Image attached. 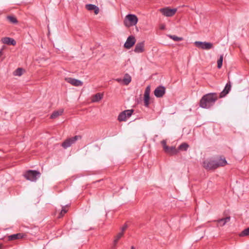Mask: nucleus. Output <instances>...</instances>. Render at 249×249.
<instances>
[{"label":"nucleus","mask_w":249,"mask_h":249,"mask_svg":"<svg viewBox=\"0 0 249 249\" xmlns=\"http://www.w3.org/2000/svg\"><path fill=\"white\" fill-rule=\"evenodd\" d=\"M217 99L218 97L215 93H210L203 95V108H210Z\"/></svg>","instance_id":"f257e3e1"},{"label":"nucleus","mask_w":249,"mask_h":249,"mask_svg":"<svg viewBox=\"0 0 249 249\" xmlns=\"http://www.w3.org/2000/svg\"><path fill=\"white\" fill-rule=\"evenodd\" d=\"M227 164V162L225 158H220L217 160H212L209 162L205 166L208 169H214L220 166H224Z\"/></svg>","instance_id":"f03ea898"},{"label":"nucleus","mask_w":249,"mask_h":249,"mask_svg":"<svg viewBox=\"0 0 249 249\" xmlns=\"http://www.w3.org/2000/svg\"><path fill=\"white\" fill-rule=\"evenodd\" d=\"M24 177L31 181H36L40 176L39 172L36 170H28L24 175Z\"/></svg>","instance_id":"7ed1b4c3"},{"label":"nucleus","mask_w":249,"mask_h":249,"mask_svg":"<svg viewBox=\"0 0 249 249\" xmlns=\"http://www.w3.org/2000/svg\"><path fill=\"white\" fill-rule=\"evenodd\" d=\"M138 20V19L136 15L128 14L125 17L124 23L127 27L132 26L137 24Z\"/></svg>","instance_id":"20e7f679"},{"label":"nucleus","mask_w":249,"mask_h":249,"mask_svg":"<svg viewBox=\"0 0 249 249\" xmlns=\"http://www.w3.org/2000/svg\"><path fill=\"white\" fill-rule=\"evenodd\" d=\"M80 136L76 135L74 137L68 138L64 141L61 144V146L65 149L70 147L72 144L74 143L79 139H81Z\"/></svg>","instance_id":"39448f33"},{"label":"nucleus","mask_w":249,"mask_h":249,"mask_svg":"<svg viewBox=\"0 0 249 249\" xmlns=\"http://www.w3.org/2000/svg\"><path fill=\"white\" fill-rule=\"evenodd\" d=\"M134 111L133 109L125 110L121 112L118 117L120 122L125 121L127 118H129Z\"/></svg>","instance_id":"423d86ee"},{"label":"nucleus","mask_w":249,"mask_h":249,"mask_svg":"<svg viewBox=\"0 0 249 249\" xmlns=\"http://www.w3.org/2000/svg\"><path fill=\"white\" fill-rule=\"evenodd\" d=\"M162 14L166 17H172L175 15L177 11V9H170L169 8H164L160 9Z\"/></svg>","instance_id":"0eeeda50"},{"label":"nucleus","mask_w":249,"mask_h":249,"mask_svg":"<svg viewBox=\"0 0 249 249\" xmlns=\"http://www.w3.org/2000/svg\"><path fill=\"white\" fill-rule=\"evenodd\" d=\"M165 93V88L162 86H159L154 90V95L157 98L163 97Z\"/></svg>","instance_id":"6e6552de"},{"label":"nucleus","mask_w":249,"mask_h":249,"mask_svg":"<svg viewBox=\"0 0 249 249\" xmlns=\"http://www.w3.org/2000/svg\"><path fill=\"white\" fill-rule=\"evenodd\" d=\"M135 42L136 39L135 37L132 36H129L124 44V47L127 49H129L135 44Z\"/></svg>","instance_id":"1a4fd4ad"},{"label":"nucleus","mask_w":249,"mask_h":249,"mask_svg":"<svg viewBox=\"0 0 249 249\" xmlns=\"http://www.w3.org/2000/svg\"><path fill=\"white\" fill-rule=\"evenodd\" d=\"M150 87L148 86L144 93V103L146 107H148L149 105Z\"/></svg>","instance_id":"9d476101"},{"label":"nucleus","mask_w":249,"mask_h":249,"mask_svg":"<svg viewBox=\"0 0 249 249\" xmlns=\"http://www.w3.org/2000/svg\"><path fill=\"white\" fill-rule=\"evenodd\" d=\"M65 80L69 83L74 86H81L83 85V82L78 79L69 77L66 78Z\"/></svg>","instance_id":"9b49d317"},{"label":"nucleus","mask_w":249,"mask_h":249,"mask_svg":"<svg viewBox=\"0 0 249 249\" xmlns=\"http://www.w3.org/2000/svg\"><path fill=\"white\" fill-rule=\"evenodd\" d=\"M144 41L137 43L135 47L134 51V52H135L136 53H142L144 50Z\"/></svg>","instance_id":"f8f14e48"},{"label":"nucleus","mask_w":249,"mask_h":249,"mask_svg":"<svg viewBox=\"0 0 249 249\" xmlns=\"http://www.w3.org/2000/svg\"><path fill=\"white\" fill-rule=\"evenodd\" d=\"M231 84L230 81L228 82L225 87L224 89L220 93V97L222 98L226 96L231 90Z\"/></svg>","instance_id":"ddd939ff"},{"label":"nucleus","mask_w":249,"mask_h":249,"mask_svg":"<svg viewBox=\"0 0 249 249\" xmlns=\"http://www.w3.org/2000/svg\"><path fill=\"white\" fill-rule=\"evenodd\" d=\"M1 41L3 44L7 45H12L15 46L16 44V41L13 38L9 37H3L1 39Z\"/></svg>","instance_id":"4468645a"},{"label":"nucleus","mask_w":249,"mask_h":249,"mask_svg":"<svg viewBox=\"0 0 249 249\" xmlns=\"http://www.w3.org/2000/svg\"><path fill=\"white\" fill-rule=\"evenodd\" d=\"M164 149L166 153L171 155H176L178 152V150L174 146L169 147L164 145Z\"/></svg>","instance_id":"2eb2a0df"},{"label":"nucleus","mask_w":249,"mask_h":249,"mask_svg":"<svg viewBox=\"0 0 249 249\" xmlns=\"http://www.w3.org/2000/svg\"><path fill=\"white\" fill-rule=\"evenodd\" d=\"M24 237V235L22 233H18L10 235L8 236V240L12 241L16 239H21Z\"/></svg>","instance_id":"dca6fc26"},{"label":"nucleus","mask_w":249,"mask_h":249,"mask_svg":"<svg viewBox=\"0 0 249 249\" xmlns=\"http://www.w3.org/2000/svg\"><path fill=\"white\" fill-rule=\"evenodd\" d=\"M230 216H227L225 218H221L217 220V224L218 226L222 227L224 226L227 223L229 222L230 220Z\"/></svg>","instance_id":"f3484780"},{"label":"nucleus","mask_w":249,"mask_h":249,"mask_svg":"<svg viewBox=\"0 0 249 249\" xmlns=\"http://www.w3.org/2000/svg\"><path fill=\"white\" fill-rule=\"evenodd\" d=\"M86 8L89 11H94V13L97 15L99 13V8L95 5L88 4L86 5Z\"/></svg>","instance_id":"a211bd4d"},{"label":"nucleus","mask_w":249,"mask_h":249,"mask_svg":"<svg viewBox=\"0 0 249 249\" xmlns=\"http://www.w3.org/2000/svg\"><path fill=\"white\" fill-rule=\"evenodd\" d=\"M103 97V94L101 93H97L96 94L94 95L91 98V102H98L100 101Z\"/></svg>","instance_id":"6ab92c4d"},{"label":"nucleus","mask_w":249,"mask_h":249,"mask_svg":"<svg viewBox=\"0 0 249 249\" xmlns=\"http://www.w3.org/2000/svg\"><path fill=\"white\" fill-rule=\"evenodd\" d=\"M63 109H61L59 110L54 111L51 115V119H55L58 117L59 116H60L62 114L63 112Z\"/></svg>","instance_id":"aec40b11"},{"label":"nucleus","mask_w":249,"mask_h":249,"mask_svg":"<svg viewBox=\"0 0 249 249\" xmlns=\"http://www.w3.org/2000/svg\"><path fill=\"white\" fill-rule=\"evenodd\" d=\"M213 44L211 42L203 41V50H209L213 49Z\"/></svg>","instance_id":"412c9836"},{"label":"nucleus","mask_w":249,"mask_h":249,"mask_svg":"<svg viewBox=\"0 0 249 249\" xmlns=\"http://www.w3.org/2000/svg\"><path fill=\"white\" fill-rule=\"evenodd\" d=\"M123 81L125 85H128L131 81V77L128 73H125Z\"/></svg>","instance_id":"4be33fe9"},{"label":"nucleus","mask_w":249,"mask_h":249,"mask_svg":"<svg viewBox=\"0 0 249 249\" xmlns=\"http://www.w3.org/2000/svg\"><path fill=\"white\" fill-rule=\"evenodd\" d=\"M189 145L188 144H187L186 142H183L181 143L179 146H178V150H181V151H186L189 148Z\"/></svg>","instance_id":"5701e85b"},{"label":"nucleus","mask_w":249,"mask_h":249,"mask_svg":"<svg viewBox=\"0 0 249 249\" xmlns=\"http://www.w3.org/2000/svg\"><path fill=\"white\" fill-rule=\"evenodd\" d=\"M23 69L21 68H18L16 69L13 72V74L15 76H20L23 74Z\"/></svg>","instance_id":"b1692460"},{"label":"nucleus","mask_w":249,"mask_h":249,"mask_svg":"<svg viewBox=\"0 0 249 249\" xmlns=\"http://www.w3.org/2000/svg\"><path fill=\"white\" fill-rule=\"evenodd\" d=\"M124 232L123 231H121L118 233L117 235L116 236L115 239L114 240V245L116 246L117 244L118 240L123 236Z\"/></svg>","instance_id":"393cba45"},{"label":"nucleus","mask_w":249,"mask_h":249,"mask_svg":"<svg viewBox=\"0 0 249 249\" xmlns=\"http://www.w3.org/2000/svg\"><path fill=\"white\" fill-rule=\"evenodd\" d=\"M7 19L12 23L16 24L18 22L16 18L13 16H7Z\"/></svg>","instance_id":"a878e982"},{"label":"nucleus","mask_w":249,"mask_h":249,"mask_svg":"<svg viewBox=\"0 0 249 249\" xmlns=\"http://www.w3.org/2000/svg\"><path fill=\"white\" fill-rule=\"evenodd\" d=\"M249 235V227L244 230L240 234L239 236L241 237L246 236Z\"/></svg>","instance_id":"bb28decb"},{"label":"nucleus","mask_w":249,"mask_h":249,"mask_svg":"<svg viewBox=\"0 0 249 249\" xmlns=\"http://www.w3.org/2000/svg\"><path fill=\"white\" fill-rule=\"evenodd\" d=\"M171 39L175 41H179L183 40L182 37H178L175 35H168V36Z\"/></svg>","instance_id":"cd10ccee"},{"label":"nucleus","mask_w":249,"mask_h":249,"mask_svg":"<svg viewBox=\"0 0 249 249\" xmlns=\"http://www.w3.org/2000/svg\"><path fill=\"white\" fill-rule=\"evenodd\" d=\"M223 56L221 55L219 58L217 60V68L220 69L222 67L223 64Z\"/></svg>","instance_id":"c85d7f7f"},{"label":"nucleus","mask_w":249,"mask_h":249,"mask_svg":"<svg viewBox=\"0 0 249 249\" xmlns=\"http://www.w3.org/2000/svg\"><path fill=\"white\" fill-rule=\"evenodd\" d=\"M66 207L67 206H63L62 207V210L59 213V215L58 216L59 218L62 217L64 215V214L67 212L68 210L66 209Z\"/></svg>","instance_id":"c756f323"},{"label":"nucleus","mask_w":249,"mask_h":249,"mask_svg":"<svg viewBox=\"0 0 249 249\" xmlns=\"http://www.w3.org/2000/svg\"><path fill=\"white\" fill-rule=\"evenodd\" d=\"M195 44L196 47L202 49V41H196Z\"/></svg>","instance_id":"7c9ffc66"},{"label":"nucleus","mask_w":249,"mask_h":249,"mask_svg":"<svg viewBox=\"0 0 249 249\" xmlns=\"http://www.w3.org/2000/svg\"><path fill=\"white\" fill-rule=\"evenodd\" d=\"M127 225L126 224H125L123 227H122V228H121V230L122 231H123V232H124V231L126 229V228H127Z\"/></svg>","instance_id":"2f4dec72"},{"label":"nucleus","mask_w":249,"mask_h":249,"mask_svg":"<svg viewBox=\"0 0 249 249\" xmlns=\"http://www.w3.org/2000/svg\"><path fill=\"white\" fill-rule=\"evenodd\" d=\"M199 106H200V107H202V98H201L200 99V101H199Z\"/></svg>","instance_id":"473e14b6"},{"label":"nucleus","mask_w":249,"mask_h":249,"mask_svg":"<svg viewBox=\"0 0 249 249\" xmlns=\"http://www.w3.org/2000/svg\"><path fill=\"white\" fill-rule=\"evenodd\" d=\"M4 49V47H2L0 50V56L3 55V50Z\"/></svg>","instance_id":"72a5a7b5"},{"label":"nucleus","mask_w":249,"mask_h":249,"mask_svg":"<svg viewBox=\"0 0 249 249\" xmlns=\"http://www.w3.org/2000/svg\"><path fill=\"white\" fill-rule=\"evenodd\" d=\"M115 80L116 81H117L118 82H119V83L121 82L122 81H123V80L122 79H121V78H117V79H115Z\"/></svg>","instance_id":"f704fd0d"},{"label":"nucleus","mask_w":249,"mask_h":249,"mask_svg":"<svg viewBox=\"0 0 249 249\" xmlns=\"http://www.w3.org/2000/svg\"><path fill=\"white\" fill-rule=\"evenodd\" d=\"M161 143L163 145V146L164 147V145H166V142L164 140H163L162 142H161Z\"/></svg>","instance_id":"c9c22d12"},{"label":"nucleus","mask_w":249,"mask_h":249,"mask_svg":"<svg viewBox=\"0 0 249 249\" xmlns=\"http://www.w3.org/2000/svg\"><path fill=\"white\" fill-rule=\"evenodd\" d=\"M131 249H135L134 247L133 246H132L131 248Z\"/></svg>","instance_id":"e433bc0d"}]
</instances>
